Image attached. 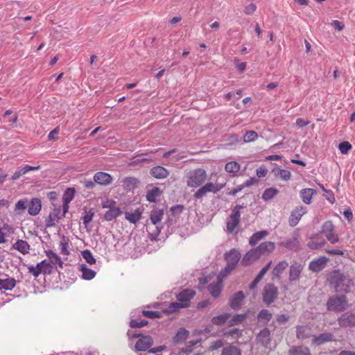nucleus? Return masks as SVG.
I'll use <instances>...</instances> for the list:
<instances>
[{
    "mask_svg": "<svg viewBox=\"0 0 355 355\" xmlns=\"http://www.w3.org/2000/svg\"><path fill=\"white\" fill-rule=\"evenodd\" d=\"M224 257L227 262V265L218 275L217 284L211 288H221L223 278L236 268L238 262L241 259V253L237 249L232 248L230 251L226 252Z\"/></svg>",
    "mask_w": 355,
    "mask_h": 355,
    "instance_id": "obj_1",
    "label": "nucleus"
},
{
    "mask_svg": "<svg viewBox=\"0 0 355 355\" xmlns=\"http://www.w3.org/2000/svg\"><path fill=\"white\" fill-rule=\"evenodd\" d=\"M207 179L206 171L203 168H196L188 177L187 185L191 187H198Z\"/></svg>",
    "mask_w": 355,
    "mask_h": 355,
    "instance_id": "obj_2",
    "label": "nucleus"
},
{
    "mask_svg": "<svg viewBox=\"0 0 355 355\" xmlns=\"http://www.w3.org/2000/svg\"><path fill=\"white\" fill-rule=\"evenodd\" d=\"M53 268L51 263L46 259L38 263L36 266H30L28 267V272L35 277H37L41 274H51L53 271Z\"/></svg>",
    "mask_w": 355,
    "mask_h": 355,
    "instance_id": "obj_3",
    "label": "nucleus"
},
{
    "mask_svg": "<svg viewBox=\"0 0 355 355\" xmlns=\"http://www.w3.org/2000/svg\"><path fill=\"white\" fill-rule=\"evenodd\" d=\"M226 183H213L208 182L205 184L204 186L200 187L195 193L194 197L196 198L200 199L205 196L207 193H216L225 187Z\"/></svg>",
    "mask_w": 355,
    "mask_h": 355,
    "instance_id": "obj_4",
    "label": "nucleus"
},
{
    "mask_svg": "<svg viewBox=\"0 0 355 355\" xmlns=\"http://www.w3.org/2000/svg\"><path fill=\"white\" fill-rule=\"evenodd\" d=\"M327 306L329 311H343L348 306V302L343 295L335 296L329 299Z\"/></svg>",
    "mask_w": 355,
    "mask_h": 355,
    "instance_id": "obj_5",
    "label": "nucleus"
},
{
    "mask_svg": "<svg viewBox=\"0 0 355 355\" xmlns=\"http://www.w3.org/2000/svg\"><path fill=\"white\" fill-rule=\"evenodd\" d=\"M241 206L236 205L232 211V214L227 218L226 227L228 233H232L240 222Z\"/></svg>",
    "mask_w": 355,
    "mask_h": 355,
    "instance_id": "obj_6",
    "label": "nucleus"
},
{
    "mask_svg": "<svg viewBox=\"0 0 355 355\" xmlns=\"http://www.w3.org/2000/svg\"><path fill=\"white\" fill-rule=\"evenodd\" d=\"M67 212H64V207L61 209V206H55L53 211L49 214L46 220V226L47 227H51L55 225V224L63 217H64Z\"/></svg>",
    "mask_w": 355,
    "mask_h": 355,
    "instance_id": "obj_7",
    "label": "nucleus"
},
{
    "mask_svg": "<svg viewBox=\"0 0 355 355\" xmlns=\"http://www.w3.org/2000/svg\"><path fill=\"white\" fill-rule=\"evenodd\" d=\"M321 232L331 243L334 244L338 242V235L336 234L335 227L331 221H326L322 225Z\"/></svg>",
    "mask_w": 355,
    "mask_h": 355,
    "instance_id": "obj_8",
    "label": "nucleus"
},
{
    "mask_svg": "<svg viewBox=\"0 0 355 355\" xmlns=\"http://www.w3.org/2000/svg\"><path fill=\"white\" fill-rule=\"evenodd\" d=\"M132 337L139 338L135 344L137 351H146L153 345V339L150 336H140L139 334H135Z\"/></svg>",
    "mask_w": 355,
    "mask_h": 355,
    "instance_id": "obj_9",
    "label": "nucleus"
},
{
    "mask_svg": "<svg viewBox=\"0 0 355 355\" xmlns=\"http://www.w3.org/2000/svg\"><path fill=\"white\" fill-rule=\"evenodd\" d=\"M327 279L330 284L336 288L343 284L345 277L339 270H335L328 275Z\"/></svg>",
    "mask_w": 355,
    "mask_h": 355,
    "instance_id": "obj_10",
    "label": "nucleus"
},
{
    "mask_svg": "<svg viewBox=\"0 0 355 355\" xmlns=\"http://www.w3.org/2000/svg\"><path fill=\"white\" fill-rule=\"evenodd\" d=\"M275 245L273 242L271 241H266L261 243L258 247L254 248V249L257 252L259 258L262 256L268 255L272 252L275 250Z\"/></svg>",
    "mask_w": 355,
    "mask_h": 355,
    "instance_id": "obj_11",
    "label": "nucleus"
},
{
    "mask_svg": "<svg viewBox=\"0 0 355 355\" xmlns=\"http://www.w3.org/2000/svg\"><path fill=\"white\" fill-rule=\"evenodd\" d=\"M194 295V290H182L179 293V309L189 306L190 300Z\"/></svg>",
    "mask_w": 355,
    "mask_h": 355,
    "instance_id": "obj_12",
    "label": "nucleus"
},
{
    "mask_svg": "<svg viewBox=\"0 0 355 355\" xmlns=\"http://www.w3.org/2000/svg\"><path fill=\"white\" fill-rule=\"evenodd\" d=\"M306 212V208L304 207H297L292 212L289 218L291 226H295L301 217Z\"/></svg>",
    "mask_w": 355,
    "mask_h": 355,
    "instance_id": "obj_13",
    "label": "nucleus"
},
{
    "mask_svg": "<svg viewBox=\"0 0 355 355\" xmlns=\"http://www.w3.org/2000/svg\"><path fill=\"white\" fill-rule=\"evenodd\" d=\"M328 258L324 256L320 257L309 263V268L313 272H319L322 270L326 266Z\"/></svg>",
    "mask_w": 355,
    "mask_h": 355,
    "instance_id": "obj_14",
    "label": "nucleus"
},
{
    "mask_svg": "<svg viewBox=\"0 0 355 355\" xmlns=\"http://www.w3.org/2000/svg\"><path fill=\"white\" fill-rule=\"evenodd\" d=\"M259 258L257 252L254 248L249 250L248 252L245 254L243 258L241 260V264L243 266H248L251 265L255 261L258 260Z\"/></svg>",
    "mask_w": 355,
    "mask_h": 355,
    "instance_id": "obj_15",
    "label": "nucleus"
},
{
    "mask_svg": "<svg viewBox=\"0 0 355 355\" xmlns=\"http://www.w3.org/2000/svg\"><path fill=\"white\" fill-rule=\"evenodd\" d=\"M94 180L98 184L106 186L112 183V178L109 173L97 172L94 175Z\"/></svg>",
    "mask_w": 355,
    "mask_h": 355,
    "instance_id": "obj_16",
    "label": "nucleus"
},
{
    "mask_svg": "<svg viewBox=\"0 0 355 355\" xmlns=\"http://www.w3.org/2000/svg\"><path fill=\"white\" fill-rule=\"evenodd\" d=\"M312 335L311 327L309 325L297 326L296 329V336L298 339H306L311 337L313 338Z\"/></svg>",
    "mask_w": 355,
    "mask_h": 355,
    "instance_id": "obj_17",
    "label": "nucleus"
},
{
    "mask_svg": "<svg viewBox=\"0 0 355 355\" xmlns=\"http://www.w3.org/2000/svg\"><path fill=\"white\" fill-rule=\"evenodd\" d=\"M338 324L341 327L355 326V313L343 314L338 318Z\"/></svg>",
    "mask_w": 355,
    "mask_h": 355,
    "instance_id": "obj_18",
    "label": "nucleus"
},
{
    "mask_svg": "<svg viewBox=\"0 0 355 355\" xmlns=\"http://www.w3.org/2000/svg\"><path fill=\"white\" fill-rule=\"evenodd\" d=\"M12 248L24 255L28 254L31 250L29 243L23 239H17Z\"/></svg>",
    "mask_w": 355,
    "mask_h": 355,
    "instance_id": "obj_19",
    "label": "nucleus"
},
{
    "mask_svg": "<svg viewBox=\"0 0 355 355\" xmlns=\"http://www.w3.org/2000/svg\"><path fill=\"white\" fill-rule=\"evenodd\" d=\"M303 266L297 262L293 263L290 267L289 280L291 282L295 281L299 279Z\"/></svg>",
    "mask_w": 355,
    "mask_h": 355,
    "instance_id": "obj_20",
    "label": "nucleus"
},
{
    "mask_svg": "<svg viewBox=\"0 0 355 355\" xmlns=\"http://www.w3.org/2000/svg\"><path fill=\"white\" fill-rule=\"evenodd\" d=\"M142 213L143 209L141 208H137L133 211L125 212V218L130 223L136 224L141 219Z\"/></svg>",
    "mask_w": 355,
    "mask_h": 355,
    "instance_id": "obj_21",
    "label": "nucleus"
},
{
    "mask_svg": "<svg viewBox=\"0 0 355 355\" xmlns=\"http://www.w3.org/2000/svg\"><path fill=\"white\" fill-rule=\"evenodd\" d=\"M42 209V202L37 198H32L28 205V214L31 216L37 215Z\"/></svg>",
    "mask_w": 355,
    "mask_h": 355,
    "instance_id": "obj_22",
    "label": "nucleus"
},
{
    "mask_svg": "<svg viewBox=\"0 0 355 355\" xmlns=\"http://www.w3.org/2000/svg\"><path fill=\"white\" fill-rule=\"evenodd\" d=\"M334 340V335L331 333H322L319 336H313V338L312 340V343L320 345L325 343L333 341Z\"/></svg>",
    "mask_w": 355,
    "mask_h": 355,
    "instance_id": "obj_23",
    "label": "nucleus"
},
{
    "mask_svg": "<svg viewBox=\"0 0 355 355\" xmlns=\"http://www.w3.org/2000/svg\"><path fill=\"white\" fill-rule=\"evenodd\" d=\"M40 166H29V165H24V166L19 168L13 173V175L11 176V179L12 180H16L19 179L20 177H21L22 175H24V174H26V173H28V171L38 170V169H40Z\"/></svg>",
    "mask_w": 355,
    "mask_h": 355,
    "instance_id": "obj_24",
    "label": "nucleus"
},
{
    "mask_svg": "<svg viewBox=\"0 0 355 355\" xmlns=\"http://www.w3.org/2000/svg\"><path fill=\"white\" fill-rule=\"evenodd\" d=\"M45 254L49 259L48 261L51 263L53 267L58 266L59 268H62L63 262L61 258L56 253L51 250H48L45 251Z\"/></svg>",
    "mask_w": 355,
    "mask_h": 355,
    "instance_id": "obj_25",
    "label": "nucleus"
},
{
    "mask_svg": "<svg viewBox=\"0 0 355 355\" xmlns=\"http://www.w3.org/2000/svg\"><path fill=\"white\" fill-rule=\"evenodd\" d=\"M272 174L276 178H280L284 181H288L291 178V173L289 171L282 169L279 166H277L272 170Z\"/></svg>",
    "mask_w": 355,
    "mask_h": 355,
    "instance_id": "obj_26",
    "label": "nucleus"
},
{
    "mask_svg": "<svg viewBox=\"0 0 355 355\" xmlns=\"http://www.w3.org/2000/svg\"><path fill=\"white\" fill-rule=\"evenodd\" d=\"M244 298V294L241 291L236 293L230 300V305L231 308L238 309L242 305Z\"/></svg>",
    "mask_w": 355,
    "mask_h": 355,
    "instance_id": "obj_27",
    "label": "nucleus"
},
{
    "mask_svg": "<svg viewBox=\"0 0 355 355\" xmlns=\"http://www.w3.org/2000/svg\"><path fill=\"white\" fill-rule=\"evenodd\" d=\"M74 189L68 188L63 196L62 200H63V207H64V212H67L69 208V204L71 202V201L73 200L74 197Z\"/></svg>",
    "mask_w": 355,
    "mask_h": 355,
    "instance_id": "obj_28",
    "label": "nucleus"
},
{
    "mask_svg": "<svg viewBox=\"0 0 355 355\" xmlns=\"http://www.w3.org/2000/svg\"><path fill=\"white\" fill-rule=\"evenodd\" d=\"M240 169L241 164L235 161L228 162L225 165V171L231 174L232 177H236V173L240 171Z\"/></svg>",
    "mask_w": 355,
    "mask_h": 355,
    "instance_id": "obj_29",
    "label": "nucleus"
},
{
    "mask_svg": "<svg viewBox=\"0 0 355 355\" xmlns=\"http://www.w3.org/2000/svg\"><path fill=\"white\" fill-rule=\"evenodd\" d=\"M1 294H4L6 297H8L7 299L5 300L6 302H8L11 300V298L9 297V296H14L16 297H26L27 293L26 292V290H4L3 292L2 290H1ZM2 300H4L3 298Z\"/></svg>",
    "mask_w": 355,
    "mask_h": 355,
    "instance_id": "obj_30",
    "label": "nucleus"
},
{
    "mask_svg": "<svg viewBox=\"0 0 355 355\" xmlns=\"http://www.w3.org/2000/svg\"><path fill=\"white\" fill-rule=\"evenodd\" d=\"M162 193V191L158 187H150L148 189L146 199L150 202H155Z\"/></svg>",
    "mask_w": 355,
    "mask_h": 355,
    "instance_id": "obj_31",
    "label": "nucleus"
},
{
    "mask_svg": "<svg viewBox=\"0 0 355 355\" xmlns=\"http://www.w3.org/2000/svg\"><path fill=\"white\" fill-rule=\"evenodd\" d=\"M315 193V191L311 188L304 189L300 191V195L302 201L307 205L311 203L313 196Z\"/></svg>",
    "mask_w": 355,
    "mask_h": 355,
    "instance_id": "obj_32",
    "label": "nucleus"
},
{
    "mask_svg": "<svg viewBox=\"0 0 355 355\" xmlns=\"http://www.w3.org/2000/svg\"><path fill=\"white\" fill-rule=\"evenodd\" d=\"M122 211L119 207L115 205L105 213L104 218L106 220L110 221L121 214Z\"/></svg>",
    "mask_w": 355,
    "mask_h": 355,
    "instance_id": "obj_33",
    "label": "nucleus"
},
{
    "mask_svg": "<svg viewBox=\"0 0 355 355\" xmlns=\"http://www.w3.org/2000/svg\"><path fill=\"white\" fill-rule=\"evenodd\" d=\"M288 263L286 261H279L273 268L272 275L274 277L280 278L284 271L288 267Z\"/></svg>",
    "mask_w": 355,
    "mask_h": 355,
    "instance_id": "obj_34",
    "label": "nucleus"
},
{
    "mask_svg": "<svg viewBox=\"0 0 355 355\" xmlns=\"http://www.w3.org/2000/svg\"><path fill=\"white\" fill-rule=\"evenodd\" d=\"M272 264V261H270L268 264L264 266L259 272V274L257 275V277L254 278V279L251 283V285L250 286V288H254L259 282L263 279V276L266 275V273L268 272L269 268H270Z\"/></svg>",
    "mask_w": 355,
    "mask_h": 355,
    "instance_id": "obj_35",
    "label": "nucleus"
},
{
    "mask_svg": "<svg viewBox=\"0 0 355 355\" xmlns=\"http://www.w3.org/2000/svg\"><path fill=\"white\" fill-rule=\"evenodd\" d=\"M151 175L157 179H162L166 178L168 175V172L162 166H155L150 171Z\"/></svg>",
    "mask_w": 355,
    "mask_h": 355,
    "instance_id": "obj_36",
    "label": "nucleus"
},
{
    "mask_svg": "<svg viewBox=\"0 0 355 355\" xmlns=\"http://www.w3.org/2000/svg\"><path fill=\"white\" fill-rule=\"evenodd\" d=\"M270 331L267 328H265L261 330L257 335V341L261 343L263 345H267L270 341Z\"/></svg>",
    "mask_w": 355,
    "mask_h": 355,
    "instance_id": "obj_37",
    "label": "nucleus"
},
{
    "mask_svg": "<svg viewBox=\"0 0 355 355\" xmlns=\"http://www.w3.org/2000/svg\"><path fill=\"white\" fill-rule=\"evenodd\" d=\"M164 211L159 209H154L151 211L150 219L153 225H157L163 218Z\"/></svg>",
    "mask_w": 355,
    "mask_h": 355,
    "instance_id": "obj_38",
    "label": "nucleus"
},
{
    "mask_svg": "<svg viewBox=\"0 0 355 355\" xmlns=\"http://www.w3.org/2000/svg\"><path fill=\"white\" fill-rule=\"evenodd\" d=\"M268 235V232L266 230H261L255 232L252 235L249 240V244L252 246L255 245L259 241L265 238Z\"/></svg>",
    "mask_w": 355,
    "mask_h": 355,
    "instance_id": "obj_39",
    "label": "nucleus"
},
{
    "mask_svg": "<svg viewBox=\"0 0 355 355\" xmlns=\"http://www.w3.org/2000/svg\"><path fill=\"white\" fill-rule=\"evenodd\" d=\"M289 355H311L309 347L305 346L293 347L289 350Z\"/></svg>",
    "mask_w": 355,
    "mask_h": 355,
    "instance_id": "obj_40",
    "label": "nucleus"
},
{
    "mask_svg": "<svg viewBox=\"0 0 355 355\" xmlns=\"http://www.w3.org/2000/svg\"><path fill=\"white\" fill-rule=\"evenodd\" d=\"M80 270L82 272L83 278L86 280H91L96 275V272L88 268L85 264H81L80 266Z\"/></svg>",
    "mask_w": 355,
    "mask_h": 355,
    "instance_id": "obj_41",
    "label": "nucleus"
},
{
    "mask_svg": "<svg viewBox=\"0 0 355 355\" xmlns=\"http://www.w3.org/2000/svg\"><path fill=\"white\" fill-rule=\"evenodd\" d=\"M242 335V330L238 328L232 329L224 333V336L231 340H237Z\"/></svg>",
    "mask_w": 355,
    "mask_h": 355,
    "instance_id": "obj_42",
    "label": "nucleus"
},
{
    "mask_svg": "<svg viewBox=\"0 0 355 355\" xmlns=\"http://www.w3.org/2000/svg\"><path fill=\"white\" fill-rule=\"evenodd\" d=\"M277 290H264L263 299L264 302L269 304L277 297Z\"/></svg>",
    "mask_w": 355,
    "mask_h": 355,
    "instance_id": "obj_43",
    "label": "nucleus"
},
{
    "mask_svg": "<svg viewBox=\"0 0 355 355\" xmlns=\"http://www.w3.org/2000/svg\"><path fill=\"white\" fill-rule=\"evenodd\" d=\"M69 239L67 236H63L60 242V252H61L62 254H63V255H69V254L70 252L69 250Z\"/></svg>",
    "mask_w": 355,
    "mask_h": 355,
    "instance_id": "obj_44",
    "label": "nucleus"
},
{
    "mask_svg": "<svg viewBox=\"0 0 355 355\" xmlns=\"http://www.w3.org/2000/svg\"><path fill=\"white\" fill-rule=\"evenodd\" d=\"M272 316V313L269 311L263 309L259 312L257 318L259 322L267 324L271 320Z\"/></svg>",
    "mask_w": 355,
    "mask_h": 355,
    "instance_id": "obj_45",
    "label": "nucleus"
},
{
    "mask_svg": "<svg viewBox=\"0 0 355 355\" xmlns=\"http://www.w3.org/2000/svg\"><path fill=\"white\" fill-rule=\"evenodd\" d=\"M230 314L229 313H223L216 317H214L211 319V322L216 325H222L225 323V322L230 318Z\"/></svg>",
    "mask_w": 355,
    "mask_h": 355,
    "instance_id": "obj_46",
    "label": "nucleus"
},
{
    "mask_svg": "<svg viewBox=\"0 0 355 355\" xmlns=\"http://www.w3.org/2000/svg\"><path fill=\"white\" fill-rule=\"evenodd\" d=\"M15 284L16 281L13 278L0 279V288H13Z\"/></svg>",
    "mask_w": 355,
    "mask_h": 355,
    "instance_id": "obj_47",
    "label": "nucleus"
},
{
    "mask_svg": "<svg viewBox=\"0 0 355 355\" xmlns=\"http://www.w3.org/2000/svg\"><path fill=\"white\" fill-rule=\"evenodd\" d=\"M278 192L279 191L275 188L266 189L262 195V198L265 201L269 200L274 198L278 193Z\"/></svg>",
    "mask_w": 355,
    "mask_h": 355,
    "instance_id": "obj_48",
    "label": "nucleus"
},
{
    "mask_svg": "<svg viewBox=\"0 0 355 355\" xmlns=\"http://www.w3.org/2000/svg\"><path fill=\"white\" fill-rule=\"evenodd\" d=\"M139 181L137 178L132 177H128L124 179V186L129 190L133 189L137 187Z\"/></svg>",
    "mask_w": 355,
    "mask_h": 355,
    "instance_id": "obj_49",
    "label": "nucleus"
},
{
    "mask_svg": "<svg viewBox=\"0 0 355 355\" xmlns=\"http://www.w3.org/2000/svg\"><path fill=\"white\" fill-rule=\"evenodd\" d=\"M221 355H241L239 348L234 346H228L223 349Z\"/></svg>",
    "mask_w": 355,
    "mask_h": 355,
    "instance_id": "obj_50",
    "label": "nucleus"
},
{
    "mask_svg": "<svg viewBox=\"0 0 355 355\" xmlns=\"http://www.w3.org/2000/svg\"><path fill=\"white\" fill-rule=\"evenodd\" d=\"M247 317L246 314H236L234 315L232 319L230 320V326H234L236 324H239L241 323L243 320H245Z\"/></svg>",
    "mask_w": 355,
    "mask_h": 355,
    "instance_id": "obj_51",
    "label": "nucleus"
},
{
    "mask_svg": "<svg viewBox=\"0 0 355 355\" xmlns=\"http://www.w3.org/2000/svg\"><path fill=\"white\" fill-rule=\"evenodd\" d=\"M258 138V135L255 131H247L243 136V141L245 143L255 141Z\"/></svg>",
    "mask_w": 355,
    "mask_h": 355,
    "instance_id": "obj_52",
    "label": "nucleus"
},
{
    "mask_svg": "<svg viewBox=\"0 0 355 355\" xmlns=\"http://www.w3.org/2000/svg\"><path fill=\"white\" fill-rule=\"evenodd\" d=\"M82 256L83 259L85 260V261L89 264L92 265L96 263V259H94L93 254L89 250H85L83 251Z\"/></svg>",
    "mask_w": 355,
    "mask_h": 355,
    "instance_id": "obj_53",
    "label": "nucleus"
},
{
    "mask_svg": "<svg viewBox=\"0 0 355 355\" xmlns=\"http://www.w3.org/2000/svg\"><path fill=\"white\" fill-rule=\"evenodd\" d=\"M94 213L92 209H89V211H85L84 215L82 218L85 227H87L89 223L92 220Z\"/></svg>",
    "mask_w": 355,
    "mask_h": 355,
    "instance_id": "obj_54",
    "label": "nucleus"
},
{
    "mask_svg": "<svg viewBox=\"0 0 355 355\" xmlns=\"http://www.w3.org/2000/svg\"><path fill=\"white\" fill-rule=\"evenodd\" d=\"M27 200L25 199L19 200L15 207V211L19 214L24 212L26 208Z\"/></svg>",
    "mask_w": 355,
    "mask_h": 355,
    "instance_id": "obj_55",
    "label": "nucleus"
},
{
    "mask_svg": "<svg viewBox=\"0 0 355 355\" xmlns=\"http://www.w3.org/2000/svg\"><path fill=\"white\" fill-rule=\"evenodd\" d=\"M141 313L144 316L148 318H151V319L159 318L162 316L161 313L159 311H145V310H144L141 311Z\"/></svg>",
    "mask_w": 355,
    "mask_h": 355,
    "instance_id": "obj_56",
    "label": "nucleus"
},
{
    "mask_svg": "<svg viewBox=\"0 0 355 355\" xmlns=\"http://www.w3.org/2000/svg\"><path fill=\"white\" fill-rule=\"evenodd\" d=\"M148 324V321L146 320H137L132 319L130 322V326L132 328H141Z\"/></svg>",
    "mask_w": 355,
    "mask_h": 355,
    "instance_id": "obj_57",
    "label": "nucleus"
},
{
    "mask_svg": "<svg viewBox=\"0 0 355 355\" xmlns=\"http://www.w3.org/2000/svg\"><path fill=\"white\" fill-rule=\"evenodd\" d=\"M341 153L346 154L352 148V145L348 141H343L338 146Z\"/></svg>",
    "mask_w": 355,
    "mask_h": 355,
    "instance_id": "obj_58",
    "label": "nucleus"
},
{
    "mask_svg": "<svg viewBox=\"0 0 355 355\" xmlns=\"http://www.w3.org/2000/svg\"><path fill=\"white\" fill-rule=\"evenodd\" d=\"M200 339H196V340H191V341H189V343L190 344L186 349L184 348H181L180 349V351L179 350V354L180 352H183V353H187V352H191V347H193V345H196L197 343H200Z\"/></svg>",
    "mask_w": 355,
    "mask_h": 355,
    "instance_id": "obj_59",
    "label": "nucleus"
},
{
    "mask_svg": "<svg viewBox=\"0 0 355 355\" xmlns=\"http://www.w3.org/2000/svg\"><path fill=\"white\" fill-rule=\"evenodd\" d=\"M60 128L59 126L54 128L48 135V139L50 141H57L58 139V135L59 133Z\"/></svg>",
    "mask_w": 355,
    "mask_h": 355,
    "instance_id": "obj_60",
    "label": "nucleus"
},
{
    "mask_svg": "<svg viewBox=\"0 0 355 355\" xmlns=\"http://www.w3.org/2000/svg\"><path fill=\"white\" fill-rule=\"evenodd\" d=\"M257 10V6L254 3H251L245 8L244 12L245 15H252Z\"/></svg>",
    "mask_w": 355,
    "mask_h": 355,
    "instance_id": "obj_61",
    "label": "nucleus"
},
{
    "mask_svg": "<svg viewBox=\"0 0 355 355\" xmlns=\"http://www.w3.org/2000/svg\"><path fill=\"white\" fill-rule=\"evenodd\" d=\"M116 205V202L111 199H106L102 201V207L105 209H110Z\"/></svg>",
    "mask_w": 355,
    "mask_h": 355,
    "instance_id": "obj_62",
    "label": "nucleus"
},
{
    "mask_svg": "<svg viewBox=\"0 0 355 355\" xmlns=\"http://www.w3.org/2000/svg\"><path fill=\"white\" fill-rule=\"evenodd\" d=\"M268 173V170L266 166H261L259 167L256 171V174L258 178H264Z\"/></svg>",
    "mask_w": 355,
    "mask_h": 355,
    "instance_id": "obj_63",
    "label": "nucleus"
},
{
    "mask_svg": "<svg viewBox=\"0 0 355 355\" xmlns=\"http://www.w3.org/2000/svg\"><path fill=\"white\" fill-rule=\"evenodd\" d=\"M178 311V302L170 303L168 308L164 311L166 313H175Z\"/></svg>",
    "mask_w": 355,
    "mask_h": 355,
    "instance_id": "obj_64",
    "label": "nucleus"
}]
</instances>
